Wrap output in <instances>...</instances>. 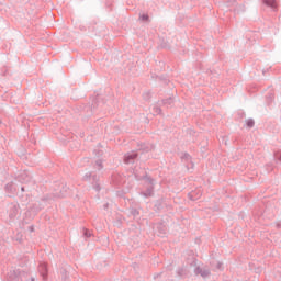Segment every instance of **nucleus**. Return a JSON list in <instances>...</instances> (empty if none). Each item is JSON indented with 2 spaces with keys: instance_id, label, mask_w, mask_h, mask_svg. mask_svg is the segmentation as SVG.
Instances as JSON below:
<instances>
[{
  "instance_id": "1",
  "label": "nucleus",
  "mask_w": 281,
  "mask_h": 281,
  "mask_svg": "<svg viewBox=\"0 0 281 281\" xmlns=\"http://www.w3.org/2000/svg\"><path fill=\"white\" fill-rule=\"evenodd\" d=\"M265 5H268V8H278V3L276 0H262Z\"/></svg>"
},
{
  "instance_id": "2",
  "label": "nucleus",
  "mask_w": 281,
  "mask_h": 281,
  "mask_svg": "<svg viewBox=\"0 0 281 281\" xmlns=\"http://www.w3.org/2000/svg\"><path fill=\"white\" fill-rule=\"evenodd\" d=\"M247 126H249L251 128V126H254V121L252 120H248L247 121Z\"/></svg>"
},
{
  "instance_id": "3",
  "label": "nucleus",
  "mask_w": 281,
  "mask_h": 281,
  "mask_svg": "<svg viewBox=\"0 0 281 281\" xmlns=\"http://www.w3.org/2000/svg\"><path fill=\"white\" fill-rule=\"evenodd\" d=\"M134 157H135V155H133V156H126V157H125V160H126V161H131V159H133Z\"/></svg>"
},
{
  "instance_id": "4",
  "label": "nucleus",
  "mask_w": 281,
  "mask_h": 281,
  "mask_svg": "<svg viewBox=\"0 0 281 281\" xmlns=\"http://www.w3.org/2000/svg\"><path fill=\"white\" fill-rule=\"evenodd\" d=\"M142 19L143 21H148V15H143Z\"/></svg>"
}]
</instances>
